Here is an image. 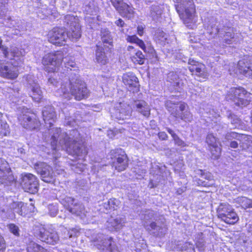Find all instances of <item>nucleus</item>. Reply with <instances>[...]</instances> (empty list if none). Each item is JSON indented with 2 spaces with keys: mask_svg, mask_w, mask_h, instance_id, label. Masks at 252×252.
Listing matches in <instances>:
<instances>
[{
  "mask_svg": "<svg viewBox=\"0 0 252 252\" xmlns=\"http://www.w3.org/2000/svg\"><path fill=\"white\" fill-rule=\"evenodd\" d=\"M34 169L40 175L41 179L44 182L53 183L55 181V173L52 167L46 163L38 162L34 165Z\"/></svg>",
  "mask_w": 252,
  "mask_h": 252,
  "instance_id": "nucleus-12",
  "label": "nucleus"
},
{
  "mask_svg": "<svg viewBox=\"0 0 252 252\" xmlns=\"http://www.w3.org/2000/svg\"><path fill=\"white\" fill-rule=\"evenodd\" d=\"M36 235L39 239L48 244L54 245L58 244L60 241L58 233L50 228L47 229L41 227L37 230Z\"/></svg>",
  "mask_w": 252,
  "mask_h": 252,
  "instance_id": "nucleus-13",
  "label": "nucleus"
},
{
  "mask_svg": "<svg viewBox=\"0 0 252 252\" xmlns=\"http://www.w3.org/2000/svg\"><path fill=\"white\" fill-rule=\"evenodd\" d=\"M113 6L115 7L116 10L125 2L123 0H110Z\"/></svg>",
  "mask_w": 252,
  "mask_h": 252,
  "instance_id": "nucleus-56",
  "label": "nucleus"
},
{
  "mask_svg": "<svg viewBox=\"0 0 252 252\" xmlns=\"http://www.w3.org/2000/svg\"><path fill=\"white\" fill-rule=\"evenodd\" d=\"M5 249V245L3 237L0 235V252H3Z\"/></svg>",
  "mask_w": 252,
  "mask_h": 252,
  "instance_id": "nucleus-63",
  "label": "nucleus"
},
{
  "mask_svg": "<svg viewBox=\"0 0 252 252\" xmlns=\"http://www.w3.org/2000/svg\"><path fill=\"white\" fill-rule=\"evenodd\" d=\"M237 202L244 209L252 208V200L246 197L241 196L238 197Z\"/></svg>",
  "mask_w": 252,
  "mask_h": 252,
  "instance_id": "nucleus-46",
  "label": "nucleus"
},
{
  "mask_svg": "<svg viewBox=\"0 0 252 252\" xmlns=\"http://www.w3.org/2000/svg\"><path fill=\"white\" fill-rule=\"evenodd\" d=\"M101 36L102 42L104 44V47L105 48L107 45H111L112 38L110 35V32L107 29H104L101 30Z\"/></svg>",
  "mask_w": 252,
  "mask_h": 252,
  "instance_id": "nucleus-40",
  "label": "nucleus"
},
{
  "mask_svg": "<svg viewBox=\"0 0 252 252\" xmlns=\"http://www.w3.org/2000/svg\"><path fill=\"white\" fill-rule=\"evenodd\" d=\"M229 119L231 121V123L234 125L235 128H239L241 120L237 116L231 114L229 117Z\"/></svg>",
  "mask_w": 252,
  "mask_h": 252,
  "instance_id": "nucleus-49",
  "label": "nucleus"
},
{
  "mask_svg": "<svg viewBox=\"0 0 252 252\" xmlns=\"http://www.w3.org/2000/svg\"><path fill=\"white\" fill-rule=\"evenodd\" d=\"M28 252H50L38 244L33 242H30L27 247Z\"/></svg>",
  "mask_w": 252,
  "mask_h": 252,
  "instance_id": "nucleus-44",
  "label": "nucleus"
},
{
  "mask_svg": "<svg viewBox=\"0 0 252 252\" xmlns=\"http://www.w3.org/2000/svg\"><path fill=\"white\" fill-rule=\"evenodd\" d=\"M6 26L9 28H14L19 31H24L26 30V28L22 21H18L16 22L15 21L12 20L11 18H8Z\"/></svg>",
  "mask_w": 252,
  "mask_h": 252,
  "instance_id": "nucleus-42",
  "label": "nucleus"
},
{
  "mask_svg": "<svg viewBox=\"0 0 252 252\" xmlns=\"http://www.w3.org/2000/svg\"><path fill=\"white\" fill-rule=\"evenodd\" d=\"M15 181L9 165L4 159L0 158V183L8 186Z\"/></svg>",
  "mask_w": 252,
  "mask_h": 252,
  "instance_id": "nucleus-17",
  "label": "nucleus"
},
{
  "mask_svg": "<svg viewBox=\"0 0 252 252\" xmlns=\"http://www.w3.org/2000/svg\"><path fill=\"white\" fill-rule=\"evenodd\" d=\"M42 113L43 119L46 127H51L56 119V115L54 108L51 106L44 107Z\"/></svg>",
  "mask_w": 252,
  "mask_h": 252,
  "instance_id": "nucleus-25",
  "label": "nucleus"
},
{
  "mask_svg": "<svg viewBox=\"0 0 252 252\" xmlns=\"http://www.w3.org/2000/svg\"><path fill=\"white\" fill-rule=\"evenodd\" d=\"M48 209L51 216L55 217L57 215L58 209L55 205H49L48 206Z\"/></svg>",
  "mask_w": 252,
  "mask_h": 252,
  "instance_id": "nucleus-55",
  "label": "nucleus"
},
{
  "mask_svg": "<svg viewBox=\"0 0 252 252\" xmlns=\"http://www.w3.org/2000/svg\"><path fill=\"white\" fill-rule=\"evenodd\" d=\"M26 81L29 89L31 90V96L36 102H39L43 98V92L37 82V79L32 75H28Z\"/></svg>",
  "mask_w": 252,
  "mask_h": 252,
  "instance_id": "nucleus-14",
  "label": "nucleus"
},
{
  "mask_svg": "<svg viewBox=\"0 0 252 252\" xmlns=\"http://www.w3.org/2000/svg\"><path fill=\"white\" fill-rule=\"evenodd\" d=\"M68 106V108H70V106L68 104L65 106V107H61L62 111L64 115L65 119L66 120L65 123L66 125L68 126H73L74 123H75L74 119L72 118L71 116H70V111L71 110L67 108Z\"/></svg>",
  "mask_w": 252,
  "mask_h": 252,
  "instance_id": "nucleus-43",
  "label": "nucleus"
},
{
  "mask_svg": "<svg viewBox=\"0 0 252 252\" xmlns=\"http://www.w3.org/2000/svg\"><path fill=\"white\" fill-rule=\"evenodd\" d=\"M206 141L209 146L212 154L215 158H218L220 154L221 149L218 146L219 141L217 138L212 133H209L206 137Z\"/></svg>",
  "mask_w": 252,
  "mask_h": 252,
  "instance_id": "nucleus-26",
  "label": "nucleus"
},
{
  "mask_svg": "<svg viewBox=\"0 0 252 252\" xmlns=\"http://www.w3.org/2000/svg\"><path fill=\"white\" fill-rule=\"evenodd\" d=\"M185 69H182L181 70L176 72H170L167 76L168 81L174 84V86L179 89H183L184 86V79L185 77Z\"/></svg>",
  "mask_w": 252,
  "mask_h": 252,
  "instance_id": "nucleus-22",
  "label": "nucleus"
},
{
  "mask_svg": "<svg viewBox=\"0 0 252 252\" xmlns=\"http://www.w3.org/2000/svg\"><path fill=\"white\" fill-rule=\"evenodd\" d=\"M240 147L242 150H248L252 152V136L248 135L239 134L238 140Z\"/></svg>",
  "mask_w": 252,
  "mask_h": 252,
  "instance_id": "nucleus-29",
  "label": "nucleus"
},
{
  "mask_svg": "<svg viewBox=\"0 0 252 252\" xmlns=\"http://www.w3.org/2000/svg\"><path fill=\"white\" fill-rule=\"evenodd\" d=\"M145 27L142 25H138L137 28V33L139 36H142L144 34Z\"/></svg>",
  "mask_w": 252,
  "mask_h": 252,
  "instance_id": "nucleus-61",
  "label": "nucleus"
},
{
  "mask_svg": "<svg viewBox=\"0 0 252 252\" xmlns=\"http://www.w3.org/2000/svg\"><path fill=\"white\" fill-rule=\"evenodd\" d=\"M21 184L23 189L30 193L34 194L38 190L37 178L31 173H27L23 176Z\"/></svg>",
  "mask_w": 252,
  "mask_h": 252,
  "instance_id": "nucleus-16",
  "label": "nucleus"
},
{
  "mask_svg": "<svg viewBox=\"0 0 252 252\" xmlns=\"http://www.w3.org/2000/svg\"><path fill=\"white\" fill-rule=\"evenodd\" d=\"M130 58L134 64H143L145 61V56L140 51L134 52L131 54Z\"/></svg>",
  "mask_w": 252,
  "mask_h": 252,
  "instance_id": "nucleus-38",
  "label": "nucleus"
},
{
  "mask_svg": "<svg viewBox=\"0 0 252 252\" xmlns=\"http://www.w3.org/2000/svg\"><path fill=\"white\" fill-rule=\"evenodd\" d=\"M196 174L200 175L202 179H204L208 181V182L202 181V180L200 179L199 181L201 183H198V184L204 187H210L214 184L213 177L210 172L198 170L196 171Z\"/></svg>",
  "mask_w": 252,
  "mask_h": 252,
  "instance_id": "nucleus-30",
  "label": "nucleus"
},
{
  "mask_svg": "<svg viewBox=\"0 0 252 252\" xmlns=\"http://www.w3.org/2000/svg\"><path fill=\"white\" fill-rule=\"evenodd\" d=\"M9 231L16 236H19V227L14 224L11 223L8 225Z\"/></svg>",
  "mask_w": 252,
  "mask_h": 252,
  "instance_id": "nucleus-53",
  "label": "nucleus"
},
{
  "mask_svg": "<svg viewBox=\"0 0 252 252\" xmlns=\"http://www.w3.org/2000/svg\"><path fill=\"white\" fill-rule=\"evenodd\" d=\"M61 86L57 92V95L66 99H70L73 96L76 100H80L87 98L89 95V91L86 84L82 81L79 77L65 78Z\"/></svg>",
  "mask_w": 252,
  "mask_h": 252,
  "instance_id": "nucleus-3",
  "label": "nucleus"
},
{
  "mask_svg": "<svg viewBox=\"0 0 252 252\" xmlns=\"http://www.w3.org/2000/svg\"><path fill=\"white\" fill-rule=\"evenodd\" d=\"M133 107L135 109L136 111L146 118H148L150 115V107L144 100H137L134 101Z\"/></svg>",
  "mask_w": 252,
  "mask_h": 252,
  "instance_id": "nucleus-28",
  "label": "nucleus"
},
{
  "mask_svg": "<svg viewBox=\"0 0 252 252\" xmlns=\"http://www.w3.org/2000/svg\"><path fill=\"white\" fill-rule=\"evenodd\" d=\"M7 0H0V11L3 13L5 10V5L7 4Z\"/></svg>",
  "mask_w": 252,
  "mask_h": 252,
  "instance_id": "nucleus-59",
  "label": "nucleus"
},
{
  "mask_svg": "<svg viewBox=\"0 0 252 252\" xmlns=\"http://www.w3.org/2000/svg\"><path fill=\"white\" fill-rule=\"evenodd\" d=\"M165 104L168 111L174 117L180 118L186 122H190L192 120V115L189 111L186 110L187 105L185 103H181L178 106L175 103L168 100Z\"/></svg>",
  "mask_w": 252,
  "mask_h": 252,
  "instance_id": "nucleus-9",
  "label": "nucleus"
},
{
  "mask_svg": "<svg viewBox=\"0 0 252 252\" xmlns=\"http://www.w3.org/2000/svg\"><path fill=\"white\" fill-rule=\"evenodd\" d=\"M63 56L62 51L48 53L43 58L42 64L46 66V70L49 72H55L56 68L62 63Z\"/></svg>",
  "mask_w": 252,
  "mask_h": 252,
  "instance_id": "nucleus-11",
  "label": "nucleus"
},
{
  "mask_svg": "<svg viewBox=\"0 0 252 252\" xmlns=\"http://www.w3.org/2000/svg\"><path fill=\"white\" fill-rule=\"evenodd\" d=\"M117 11L123 17H126L128 19L131 18L133 15V8L126 3L122 5Z\"/></svg>",
  "mask_w": 252,
  "mask_h": 252,
  "instance_id": "nucleus-36",
  "label": "nucleus"
},
{
  "mask_svg": "<svg viewBox=\"0 0 252 252\" xmlns=\"http://www.w3.org/2000/svg\"><path fill=\"white\" fill-rule=\"evenodd\" d=\"M77 231L76 229H72V230L67 231V237L71 238L76 236Z\"/></svg>",
  "mask_w": 252,
  "mask_h": 252,
  "instance_id": "nucleus-60",
  "label": "nucleus"
},
{
  "mask_svg": "<svg viewBox=\"0 0 252 252\" xmlns=\"http://www.w3.org/2000/svg\"><path fill=\"white\" fill-rule=\"evenodd\" d=\"M109 203L111 210H115L120 205V201L116 199H110L109 200Z\"/></svg>",
  "mask_w": 252,
  "mask_h": 252,
  "instance_id": "nucleus-54",
  "label": "nucleus"
},
{
  "mask_svg": "<svg viewBox=\"0 0 252 252\" xmlns=\"http://www.w3.org/2000/svg\"><path fill=\"white\" fill-rule=\"evenodd\" d=\"M95 52V59L96 62L102 64H105L108 63V59L104 52V48L100 45H96Z\"/></svg>",
  "mask_w": 252,
  "mask_h": 252,
  "instance_id": "nucleus-33",
  "label": "nucleus"
},
{
  "mask_svg": "<svg viewBox=\"0 0 252 252\" xmlns=\"http://www.w3.org/2000/svg\"><path fill=\"white\" fill-rule=\"evenodd\" d=\"M64 26L67 29V32H65L64 29L58 27L54 28L49 31L48 39L50 42L61 46L64 44L68 38L72 41L80 38L81 35V27L77 16L70 14L65 16Z\"/></svg>",
  "mask_w": 252,
  "mask_h": 252,
  "instance_id": "nucleus-2",
  "label": "nucleus"
},
{
  "mask_svg": "<svg viewBox=\"0 0 252 252\" xmlns=\"http://www.w3.org/2000/svg\"><path fill=\"white\" fill-rule=\"evenodd\" d=\"M52 130L53 133L51 136V145L53 151L65 150L69 154L79 157V159L83 158L87 154L86 148L80 143V138L77 130H71L69 135L65 132L61 133L60 128Z\"/></svg>",
  "mask_w": 252,
  "mask_h": 252,
  "instance_id": "nucleus-1",
  "label": "nucleus"
},
{
  "mask_svg": "<svg viewBox=\"0 0 252 252\" xmlns=\"http://www.w3.org/2000/svg\"><path fill=\"white\" fill-rule=\"evenodd\" d=\"M239 141L236 140H234L233 141H231L230 142V147L232 148H236L238 147V145H239Z\"/></svg>",
  "mask_w": 252,
  "mask_h": 252,
  "instance_id": "nucleus-64",
  "label": "nucleus"
},
{
  "mask_svg": "<svg viewBox=\"0 0 252 252\" xmlns=\"http://www.w3.org/2000/svg\"><path fill=\"white\" fill-rule=\"evenodd\" d=\"M123 82L129 89L134 92L138 89L139 86L138 78L131 72L125 73L123 76Z\"/></svg>",
  "mask_w": 252,
  "mask_h": 252,
  "instance_id": "nucleus-24",
  "label": "nucleus"
},
{
  "mask_svg": "<svg viewBox=\"0 0 252 252\" xmlns=\"http://www.w3.org/2000/svg\"><path fill=\"white\" fill-rule=\"evenodd\" d=\"M83 11L88 14L95 15L98 11V7L94 0H86L84 2Z\"/></svg>",
  "mask_w": 252,
  "mask_h": 252,
  "instance_id": "nucleus-31",
  "label": "nucleus"
},
{
  "mask_svg": "<svg viewBox=\"0 0 252 252\" xmlns=\"http://www.w3.org/2000/svg\"><path fill=\"white\" fill-rule=\"evenodd\" d=\"M206 113L208 115V117L211 119L212 121H214L215 123L217 122V121H215L214 119H217L218 118L220 117V115L218 112L215 111V110L212 109H210L209 111H206Z\"/></svg>",
  "mask_w": 252,
  "mask_h": 252,
  "instance_id": "nucleus-51",
  "label": "nucleus"
},
{
  "mask_svg": "<svg viewBox=\"0 0 252 252\" xmlns=\"http://www.w3.org/2000/svg\"><path fill=\"white\" fill-rule=\"evenodd\" d=\"M154 215V212L152 210H148L146 211L144 214V219L145 220H148L152 219Z\"/></svg>",
  "mask_w": 252,
  "mask_h": 252,
  "instance_id": "nucleus-58",
  "label": "nucleus"
},
{
  "mask_svg": "<svg viewBox=\"0 0 252 252\" xmlns=\"http://www.w3.org/2000/svg\"><path fill=\"white\" fill-rule=\"evenodd\" d=\"M126 40L128 42L136 44L144 51H146V46L144 41L139 39L136 35H128L126 38Z\"/></svg>",
  "mask_w": 252,
  "mask_h": 252,
  "instance_id": "nucleus-41",
  "label": "nucleus"
},
{
  "mask_svg": "<svg viewBox=\"0 0 252 252\" xmlns=\"http://www.w3.org/2000/svg\"><path fill=\"white\" fill-rule=\"evenodd\" d=\"M126 222V219L121 216H118L114 218L111 217L106 223V226L111 231H118L122 228Z\"/></svg>",
  "mask_w": 252,
  "mask_h": 252,
  "instance_id": "nucleus-27",
  "label": "nucleus"
},
{
  "mask_svg": "<svg viewBox=\"0 0 252 252\" xmlns=\"http://www.w3.org/2000/svg\"><path fill=\"white\" fill-rule=\"evenodd\" d=\"M86 168L85 164L77 163L76 164L73 165L72 167V169L77 173H80L83 172Z\"/></svg>",
  "mask_w": 252,
  "mask_h": 252,
  "instance_id": "nucleus-52",
  "label": "nucleus"
},
{
  "mask_svg": "<svg viewBox=\"0 0 252 252\" xmlns=\"http://www.w3.org/2000/svg\"><path fill=\"white\" fill-rule=\"evenodd\" d=\"M17 65L16 63H2L0 60V75L8 79H14L18 76Z\"/></svg>",
  "mask_w": 252,
  "mask_h": 252,
  "instance_id": "nucleus-19",
  "label": "nucleus"
},
{
  "mask_svg": "<svg viewBox=\"0 0 252 252\" xmlns=\"http://www.w3.org/2000/svg\"><path fill=\"white\" fill-rule=\"evenodd\" d=\"M27 204L22 202H13L10 204V208L14 213H17L20 216H25L28 213Z\"/></svg>",
  "mask_w": 252,
  "mask_h": 252,
  "instance_id": "nucleus-32",
  "label": "nucleus"
},
{
  "mask_svg": "<svg viewBox=\"0 0 252 252\" xmlns=\"http://www.w3.org/2000/svg\"><path fill=\"white\" fill-rule=\"evenodd\" d=\"M149 226L151 229L149 228H148V229L152 231L155 236L161 237L164 235L166 233V228L165 227L157 225L155 222H151Z\"/></svg>",
  "mask_w": 252,
  "mask_h": 252,
  "instance_id": "nucleus-37",
  "label": "nucleus"
},
{
  "mask_svg": "<svg viewBox=\"0 0 252 252\" xmlns=\"http://www.w3.org/2000/svg\"><path fill=\"white\" fill-rule=\"evenodd\" d=\"M175 6L177 13L184 23H189L195 13L193 0H175Z\"/></svg>",
  "mask_w": 252,
  "mask_h": 252,
  "instance_id": "nucleus-7",
  "label": "nucleus"
},
{
  "mask_svg": "<svg viewBox=\"0 0 252 252\" xmlns=\"http://www.w3.org/2000/svg\"><path fill=\"white\" fill-rule=\"evenodd\" d=\"M90 230L86 232L91 240L95 243L94 244L100 250V252H120L118 247L112 241L111 237H105L103 234H96Z\"/></svg>",
  "mask_w": 252,
  "mask_h": 252,
  "instance_id": "nucleus-4",
  "label": "nucleus"
},
{
  "mask_svg": "<svg viewBox=\"0 0 252 252\" xmlns=\"http://www.w3.org/2000/svg\"><path fill=\"white\" fill-rule=\"evenodd\" d=\"M233 209L230 205L228 204L221 203L220 204L217 210V213L218 218L222 220Z\"/></svg>",
  "mask_w": 252,
  "mask_h": 252,
  "instance_id": "nucleus-35",
  "label": "nucleus"
},
{
  "mask_svg": "<svg viewBox=\"0 0 252 252\" xmlns=\"http://www.w3.org/2000/svg\"><path fill=\"white\" fill-rule=\"evenodd\" d=\"M226 98L233 101L238 106H247L252 99V94L242 87L232 88L227 93Z\"/></svg>",
  "mask_w": 252,
  "mask_h": 252,
  "instance_id": "nucleus-6",
  "label": "nucleus"
},
{
  "mask_svg": "<svg viewBox=\"0 0 252 252\" xmlns=\"http://www.w3.org/2000/svg\"><path fill=\"white\" fill-rule=\"evenodd\" d=\"M132 113L131 107L127 103L119 102L115 104L114 112L113 113L115 118L119 120L127 119Z\"/></svg>",
  "mask_w": 252,
  "mask_h": 252,
  "instance_id": "nucleus-20",
  "label": "nucleus"
},
{
  "mask_svg": "<svg viewBox=\"0 0 252 252\" xmlns=\"http://www.w3.org/2000/svg\"><path fill=\"white\" fill-rule=\"evenodd\" d=\"M237 68L240 73L252 78V57L246 56L238 62Z\"/></svg>",
  "mask_w": 252,
  "mask_h": 252,
  "instance_id": "nucleus-21",
  "label": "nucleus"
},
{
  "mask_svg": "<svg viewBox=\"0 0 252 252\" xmlns=\"http://www.w3.org/2000/svg\"><path fill=\"white\" fill-rule=\"evenodd\" d=\"M163 6L162 5H153L151 7L150 16L154 20H157L161 16L163 10Z\"/></svg>",
  "mask_w": 252,
  "mask_h": 252,
  "instance_id": "nucleus-39",
  "label": "nucleus"
},
{
  "mask_svg": "<svg viewBox=\"0 0 252 252\" xmlns=\"http://www.w3.org/2000/svg\"><path fill=\"white\" fill-rule=\"evenodd\" d=\"M238 137H239V134L235 132H231L227 133L225 137V139L226 141L230 142L231 141L234 140H238Z\"/></svg>",
  "mask_w": 252,
  "mask_h": 252,
  "instance_id": "nucleus-50",
  "label": "nucleus"
},
{
  "mask_svg": "<svg viewBox=\"0 0 252 252\" xmlns=\"http://www.w3.org/2000/svg\"><path fill=\"white\" fill-rule=\"evenodd\" d=\"M24 111L18 118L21 125L26 129H35L40 126V122L36 119L34 115L31 114L27 109L23 108Z\"/></svg>",
  "mask_w": 252,
  "mask_h": 252,
  "instance_id": "nucleus-15",
  "label": "nucleus"
},
{
  "mask_svg": "<svg viewBox=\"0 0 252 252\" xmlns=\"http://www.w3.org/2000/svg\"><path fill=\"white\" fill-rule=\"evenodd\" d=\"M10 132L8 124L3 121H0V137L7 136Z\"/></svg>",
  "mask_w": 252,
  "mask_h": 252,
  "instance_id": "nucleus-47",
  "label": "nucleus"
},
{
  "mask_svg": "<svg viewBox=\"0 0 252 252\" xmlns=\"http://www.w3.org/2000/svg\"><path fill=\"white\" fill-rule=\"evenodd\" d=\"M113 161L111 165L119 172L126 169L128 166V159L126 155L121 149L112 150L110 152Z\"/></svg>",
  "mask_w": 252,
  "mask_h": 252,
  "instance_id": "nucleus-10",
  "label": "nucleus"
},
{
  "mask_svg": "<svg viewBox=\"0 0 252 252\" xmlns=\"http://www.w3.org/2000/svg\"><path fill=\"white\" fill-rule=\"evenodd\" d=\"M158 136L159 138L162 140H166L168 137L167 134L163 131L159 132L158 134Z\"/></svg>",
  "mask_w": 252,
  "mask_h": 252,
  "instance_id": "nucleus-62",
  "label": "nucleus"
},
{
  "mask_svg": "<svg viewBox=\"0 0 252 252\" xmlns=\"http://www.w3.org/2000/svg\"><path fill=\"white\" fill-rule=\"evenodd\" d=\"M60 202L69 212L82 219L89 216L85 211L84 206L81 203L75 202L73 198L63 196L60 197Z\"/></svg>",
  "mask_w": 252,
  "mask_h": 252,
  "instance_id": "nucleus-8",
  "label": "nucleus"
},
{
  "mask_svg": "<svg viewBox=\"0 0 252 252\" xmlns=\"http://www.w3.org/2000/svg\"><path fill=\"white\" fill-rule=\"evenodd\" d=\"M10 92L8 93V98L13 103H17L19 101V90L15 91V90L10 89Z\"/></svg>",
  "mask_w": 252,
  "mask_h": 252,
  "instance_id": "nucleus-48",
  "label": "nucleus"
},
{
  "mask_svg": "<svg viewBox=\"0 0 252 252\" xmlns=\"http://www.w3.org/2000/svg\"><path fill=\"white\" fill-rule=\"evenodd\" d=\"M173 140H174L175 143L179 146L184 147L187 146V144L185 143V142L180 139L178 136V135L175 137Z\"/></svg>",
  "mask_w": 252,
  "mask_h": 252,
  "instance_id": "nucleus-57",
  "label": "nucleus"
},
{
  "mask_svg": "<svg viewBox=\"0 0 252 252\" xmlns=\"http://www.w3.org/2000/svg\"><path fill=\"white\" fill-rule=\"evenodd\" d=\"M67 58L63 57V60H62V62L64 63L65 67L67 68L66 72L69 75L68 79L72 78V77L74 78L78 77V69L72 70V69L70 68V67H74L75 66V63L72 61H69L68 62H67Z\"/></svg>",
  "mask_w": 252,
  "mask_h": 252,
  "instance_id": "nucleus-34",
  "label": "nucleus"
},
{
  "mask_svg": "<svg viewBox=\"0 0 252 252\" xmlns=\"http://www.w3.org/2000/svg\"><path fill=\"white\" fill-rule=\"evenodd\" d=\"M7 57H5V58L15 61L16 62V64L20 66L23 63L26 52L24 49L14 47L9 51L7 50Z\"/></svg>",
  "mask_w": 252,
  "mask_h": 252,
  "instance_id": "nucleus-23",
  "label": "nucleus"
},
{
  "mask_svg": "<svg viewBox=\"0 0 252 252\" xmlns=\"http://www.w3.org/2000/svg\"><path fill=\"white\" fill-rule=\"evenodd\" d=\"M189 69L192 73V75L202 78H207L209 75L205 65L193 59L188 60Z\"/></svg>",
  "mask_w": 252,
  "mask_h": 252,
  "instance_id": "nucleus-18",
  "label": "nucleus"
},
{
  "mask_svg": "<svg viewBox=\"0 0 252 252\" xmlns=\"http://www.w3.org/2000/svg\"><path fill=\"white\" fill-rule=\"evenodd\" d=\"M239 220V217L237 214L233 210L222 220L225 222L230 224L236 223Z\"/></svg>",
  "mask_w": 252,
  "mask_h": 252,
  "instance_id": "nucleus-45",
  "label": "nucleus"
},
{
  "mask_svg": "<svg viewBox=\"0 0 252 252\" xmlns=\"http://www.w3.org/2000/svg\"><path fill=\"white\" fill-rule=\"evenodd\" d=\"M208 33L212 37H215L217 34L220 37L222 38L223 41L228 44L236 43L240 40L239 34L235 33L233 29L231 27L223 26V28H218L215 26L212 25L207 27Z\"/></svg>",
  "mask_w": 252,
  "mask_h": 252,
  "instance_id": "nucleus-5",
  "label": "nucleus"
}]
</instances>
